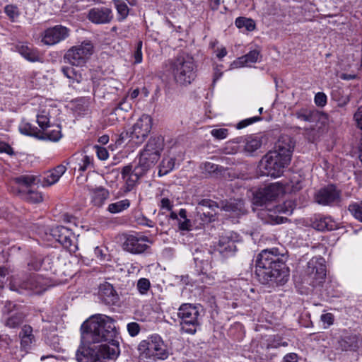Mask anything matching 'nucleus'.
I'll return each instance as SVG.
<instances>
[{"label": "nucleus", "instance_id": "2", "mask_svg": "<svg viewBox=\"0 0 362 362\" xmlns=\"http://www.w3.org/2000/svg\"><path fill=\"white\" fill-rule=\"evenodd\" d=\"M255 274L263 284H284L288 281L286 266L277 254V249L264 250L257 257Z\"/></svg>", "mask_w": 362, "mask_h": 362}, {"label": "nucleus", "instance_id": "9", "mask_svg": "<svg viewBox=\"0 0 362 362\" xmlns=\"http://www.w3.org/2000/svg\"><path fill=\"white\" fill-rule=\"evenodd\" d=\"M3 324L9 329H18L27 317L25 309L11 301H7L4 306Z\"/></svg>", "mask_w": 362, "mask_h": 362}, {"label": "nucleus", "instance_id": "62", "mask_svg": "<svg viewBox=\"0 0 362 362\" xmlns=\"http://www.w3.org/2000/svg\"><path fill=\"white\" fill-rule=\"evenodd\" d=\"M223 65H217L214 69V78L213 83H216L223 76L222 71Z\"/></svg>", "mask_w": 362, "mask_h": 362}, {"label": "nucleus", "instance_id": "49", "mask_svg": "<svg viewBox=\"0 0 362 362\" xmlns=\"http://www.w3.org/2000/svg\"><path fill=\"white\" fill-rule=\"evenodd\" d=\"M150 286H151L150 281L148 279H146V278L140 279L138 281L137 285H136L139 292L142 295L146 294L148 292V291L150 288Z\"/></svg>", "mask_w": 362, "mask_h": 362}, {"label": "nucleus", "instance_id": "39", "mask_svg": "<svg viewBox=\"0 0 362 362\" xmlns=\"http://www.w3.org/2000/svg\"><path fill=\"white\" fill-rule=\"evenodd\" d=\"M100 296L107 304H114L117 300V296L110 285L105 286L103 291L101 290Z\"/></svg>", "mask_w": 362, "mask_h": 362}, {"label": "nucleus", "instance_id": "26", "mask_svg": "<svg viewBox=\"0 0 362 362\" xmlns=\"http://www.w3.org/2000/svg\"><path fill=\"white\" fill-rule=\"evenodd\" d=\"M66 166L59 165L56 168L45 173L42 181L43 187H49L57 183L60 177L65 173Z\"/></svg>", "mask_w": 362, "mask_h": 362}, {"label": "nucleus", "instance_id": "17", "mask_svg": "<svg viewBox=\"0 0 362 362\" xmlns=\"http://www.w3.org/2000/svg\"><path fill=\"white\" fill-rule=\"evenodd\" d=\"M315 201L323 206L337 203L340 201V192L337 189L335 186L328 185L315 193Z\"/></svg>", "mask_w": 362, "mask_h": 362}, {"label": "nucleus", "instance_id": "54", "mask_svg": "<svg viewBox=\"0 0 362 362\" xmlns=\"http://www.w3.org/2000/svg\"><path fill=\"white\" fill-rule=\"evenodd\" d=\"M4 10L6 15L12 21H14L19 15L18 8L13 5H7Z\"/></svg>", "mask_w": 362, "mask_h": 362}, {"label": "nucleus", "instance_id": "20", "mask_svg": "<svg viewBox=\"0 0 362 362\" xmlns=\"http://www.w3.org/2000/svg\"><path fill=\"white\" fill-rule=\"evenodd\" d=\"M362 345V339L356 334L341 336L337 341V349L341 351H356Z\"/></svg>", "mask_w": 362, "mask_h": 362}, {"label": "nucleus", "instance_id": "57", "mask_svg": "<svg viewBox=\"0 0 362 362\" xmlns=\"http://www.w3.org/2000/svg\"><path fill=\"white\" fill-rule=\"evenodd\" d=\"M315 103L317 106L324 107L327 103V96L324 93L319 92L315 96Z\"/></svg>", "mask_w": 362, "mask_h": 362}, {"label": "nucleus", "instance_id": "41", "mask_svg": "<svg viewBox=\"0 0 362 362\" xmlns=\"http://www.w3.org/2000/svg\"><path fill=\"white\" fill-rule=\"evenodd\" d=\"M61 132L59 129V127H57L56 129L52 130H47V129L42 130L40 139L57 141L61 139Z\"/></svg>", "mask_w": 362, "mask_h": 362}, {"label": "nucleus", "instance_id": "55", "mask_svg": "<svg viewBox=\"0 0 362 362\" xmlns=\"http://www.w3.org/2000/svg\"><path fill=\"white\" fill-rule=\"evenodd\" d=\"M128 333L131 337L136 336L140 332V325L137 322H129L127 325Z\"/></svg>", "mask_w": 362, "mask_h": 362}, {"label": "nucleus", "instance_id": "16", "mask_svg": "<svg viewBox=\"0 0 362 362\" xmlns=\"http://www.w3.org/2000/svg\"><path fill=\"white\" fill-rule=\"evenodd\" d=\"M284 188L279 182H275L260 188L254 197V203L257 205H262L267 201L275 199L283 194Z\"/></svg>", "mask_w": 362, "mask_h": 362}, {"label": "nucleus", "instance_id": "12", "mask_svg": "<svg viewBox=\"0 0 362 362\" xmlns=\"http://www.w3.org/2000/svg\"><path fill=\"white\" fill-rule=\"evenodd\" d=\"M323 258H313L308 262V281L313 286H320L326 276V267Z\"/></svg>", "mask_w": 362, "mask_h": 362}, {"label": "nucleus", "instance_id": "36", "mask_svg": "<svg viewBox=\"0 0 362 362\" xmlns=\"http://www.w3.org/2000/svg\"><path fill=\"white\" fill-rule=\"evenodd\" d=\"M19 131L21 134L40 139L42 130L38 129L36 127L29 122H23L19 126Z\"/></svg>", "mask_w": 362, "mask_h": 362}, {"label": "nucleus", "instance_id": "21", "mask_svg": "<svg viewBox=\"0 0 362 362\" xmlns=\"http://www.w3.org/2000/svg\"><path fill=\"white\" fill-rule=\"evenodd\" d=\"M61 72L68 79L69 86L76 87L83 81V70L70 66L61 67Z\"/></svg>", "mask_w": 362, "mask_h": 362}, {"label": "nucleus", "instance_id": "5", "mask_svg": "<svg viewBox=\"0 0 362 362\" xmlns=\"http://www.w3.org/2000/svg\"><path fill=\"white\" fill-rule=\"evenodd\" d=\"M45 238L48 241L55 240L70 252H75L78 250L76 235L66 227L57 226L47 228L45 230Z\"/></svg>", "mask_w": 362, "mask_h": 362}, {"label": "nucleus", "instance_id": "43", "mask_svg": "<svg viewBox=\"0 0 362 362\" xmlns=\"http://www.w3.org/2000/svg\"><path fill=\"white\" fill-rule=\"evenodd\" d=\"M37 122L41 130H45L49 127V115L46 110H42L37 115Z\"/></svg>", "mask_w": 362, "mask_h": 362}, {"label": "nucleus", "instance_id": "18", "mask_svg": "<svg viewBox=\"0 0 362 362\" xmlns=\"http://www.w3.org/2000/svg\"><path fill=\"white\" fill-rule=\"evenodd\" d=\"M121 174L124 182L123 189L125 193L132 191L138 183L139 180L144 175L139 169L135 166L133 168L132 165L124 166Z\"/></svg>", "mask_w": 362, "mask_h": 362}, {"label": "nucleus", "instance_id": "1", "mask_svg": "<svg viewBox=\"0 0 362 362\" xmlns=\"http://www.w3.org/2000/svg\"><path fill=\"white\" fill-rule=\"evenodd\" d=\"M82 338L90 343H102L95 348L78 349V362H103L102 359H115L119 354V333L115 321L109 316L98 314L91 316L81 327Z\"/></svg>", "mask_w": 362, "mask_h": 362}, {"label": "nucleus", "instance_id": "29", "mask_svg": "<svg viewBox=\"0 0 362 362\" xmlns=\"http://www.w3.org/2000/svg\"><path fill=\"white\" fill-rule=\"evenodd\" d=\"M59 262V259H54L50 257H45L42 259L41 264H38L37 265H32L34 270H40L42 269L45 271H51L54 274H57L58 272V269L56 266Z\"/></svg>", "mask_w": 362, "mask_h": 362}, {"label": "nucleus", "instance_id": "56", "mask_svg": "<svg viewBox=\"0 0 362 362\" xmlns=\"http://www.w3.org/2000/svg\"><path fill=\"white\" fill-rule=\"evenodd\" d=\"M131 104L128 103L126 99H123V100L118 104L117 107L114 109L112 113L117 115L119 110L128 112L131 109Z\"/></svg>", "mask_w": 362, "mask_h": 362}, {"label": "nucleus", "instance_id": "14", "mask_svg": "<svg viewBox=\"0 0 362 362\" xmlns=\"http://www.w3.org/2000/svg\"><path fill=\"white\" fill-rule=\"evenodd\" d=\"M239 241L240 236L237 233L233 231L227 232L220 237L218 244L216 245V249L223 257H229L235 252V243Z\"/></svg>", "mask_w": 362, "mask_h": 362}, {"label": "nucleus", "instance_id": "45", "mask_svg": "<svg viewBox=\"0 0 362 362\" xmlns=\"http://www.w3.org/2000/svg\"><path fill=\"white\" fill-rule=\"evenodd\" d=\"M22 195L25 199L33 203H39L43 200L42 194L37 191L28 190L23 193Z\"/></svg>", "mask_w": 362, "mask_h": 362}, {"label": "nucleus", "instance_id": "8", "mask_svg": "<svg viewBox=\"0 0 362 362\" xmlns=\"http://www.w3.org/2000/svg\"><path fill=\"white\" fill-rule=\"evenodd\" d=\"M199 315L197 306L189 303L182 304L177 312V316L181 320L182 330L187 334H194L197 332V327L200 325Z\"/></svg>", "mask_w": 362, "mask_h": 362}, {"label": "nucleus", "instance_id": "59", "mask_svg": "<svg viewBox=\"0 0 362 362\" xmlns=\"http://www.w3.org/2000/svg\"><path fill=\"white\" fill-rule=\"evenodd\" d=\"M95 148L96 149V153H97L98 158L100 160H105L107 159V158L109 156V153H108L107 150L105 148L98 146H96Z\"/></svg>", "mask_w": 362, "mask_h": 362}, {"label": "nucleus", "instance_id": "4", "mask_svg": "<svg viewBox=\"0 0 362 362\" xmlns=\"http://www.w3.org/2000/svg\"><path fill=\"white\" fill-rule=\"evenodd\" d=\"M174 82L180 86H187L197 77V68L190 55L181 53L167 63Z\"/></svg>", "mask_w": 362, "mask_h": 362}, {"label": "nucleus", "instance_id": "64", "mask_svg": "<svg viewBox=\"0 0 362 362\" xmlns=\"http://www.w3.org/2000/svg\"><path fill=\"white\" fill-rule=\"evenodd\" d=\"M281 362H298V355L295 353L286 354Z\"/></svg>", "mask_w": 362, "mask_h": 362}, {"label": "nucleus", "instance_id": "3", "mask_svg": "<svg viewBox=\"0 0 362 362\" xmlns=\"http://www.w3.org/2000/svg\"><path fill=\"white\" fill-rule=\"evenodd\" d=\"M293 144L289 136H281L274 151H270L260 160L259 168L262 175L279 177L289 164Z\"/></svg>", "mask_w": 362, "mask_h": 362}, {"label": "nucleus", "instance_id": "6", "mask_svg": "<svg viewBox=\"0 0 362 362\" xmlns=\"http://www.w3.org/2000/svg\"><path fill=\"white\" fill-rule=\"evenodd\" d=\"M141 354L153 360H165L169 356L167 346L158 335L151 336L148 340H143L139 345Z\"/></svg>", "mask_w": 362, "mask_h": 362}, {"label": "nucleus", "instance_id": "42", "mask_svg": "<svg viewBox=\"0 0 362 362\" xmlns=\"http://www.w3.org/2000/svg\"><path fill=\"white\" fill-rule=\"evenodd\" d=\"M295 209V204L293 201L288 200L276 206L275 212L287 216L291 215Z\"/></svg>", "mask_w": 362, "mask_h": 362}, {"label": "nucleus", "instance_id": "48", "mask_svg": "<svg viewBox=\"0 0 362 362\" xmlns=\"http://www.w3.org/2000/svg\"><path fill=\"white\" fill-rule=\"evenodd\" d=\"M115 7L117 8V13L119 16V20H124L129 14V8L126 1L124 2H115Z\"/></svg>", "mask_w": 362, "mask_h": 362}, {"label": "nucleus", "instance_id": "34", "mask_svg": "<svg viewBox=\"0 0 362 362\" xmlns=\"http://www.w3.org/2000/svg\"><path fill=\"white\" fill-rule=\"evenodd\" d=\"M129 206L130 201L128 199H124L110 203L107 208V211L110 214H115L127 210Z\"/></svg>", "mask_w": 362, "mask_h": 362}, {"label": "nucleus", "instance_id": "33", "mask_svg": "<svg viewBox=\"0 0 362 362\" xmlns=\"http://www.w3.org/2000/svg\"><path fill=\"white\" fill-rule=\"evenodd\" d=\"M222 209L226 211L234 212L236 214H243L246 211L244 202L240 199L227 202L222 206Z\"/></svg>", "mask_w": 362, "mask_h": 362}, {"label": "nucleus", "instance_id": "40", "mask_svg": "<svg viewBox=\"0 0 362 362\" xmlns=\"http://www.w3.org/2000/svg\"><path fill=\"white\" fill-rule=\"evenodd\" d=\"M235 24L238 28H244L246 31H252L256 27L254 20L245 17L237 18L235 19Z\"/></svg>", "mask_w": 362, "mask_h": 362}, {"label": "nucleus", "instance_id": "32", "mask_svg": "<svg viewBox=\"0 0 362 362\" xmlns=\"http://www.w3.org/2000/svg\"><path fill=\"white\" fill-rule=\"evenodd\" d=\"M222 209L226 211L234 212L236 214H243L246 211L244 202L240 199L227 202L222 206Z\"/></svg>", "mask_w": 362, "mask_h": 362}, {"label": "nucleus", "instance_id": "15", "mask_svg": "<svg viewBox=\"0 0 362 362\" xmlns=\"http://www.w3.org/2000/svg\"><path fill=\"white\" fill-rule=\"evenodd\" d=\"M148 237L136 233L127 235L123 243V249L132 254H140L146 250L148 247L146 243H148Z\"/></svg>", "mask_w": 362, "mask_h": 362}, {"label": "nucleus", "instance_id": "19", "mask_svg": "<svg viewBox=\"0 0 362 362\" xmlns=\"http://www.w3.org/2000/svg\"><path fill=\"white\" fill-rule=\"evenodd\" d=\"M113 18L112 10L107 7H95L88 11V18L95 24L109 23Z\"/></svg>", "mask_w": 362, "mask_h": 362}, {"label": "nucleus", "instance_id": "50", "mask_svg": "<svg viewBox=\"0 0 362 362\" xmlns=\"http://www.w3.org/2000/svg\"><path fill=\"white\" fill-rule=\"evenodd\" d=\"M217 207L218 205L215 202L211 199H202L198 203V206L196 209L197 210L198 209H205V210L209 209L214 211V209Z\"/></svg>", "mask_w": 362, "mask_h": 362}, {"label": "nucleus", "instance_id": "44", "mask_svg": "<svg viewBox=\"0 0 362 362\" xmlns=\"http://www.w3.org/2000/svg\"><path fill=\"white\" fill-rule=\"evenodd\" d=\"M315 115V111L309 109H300L296 112V116L298 119L309 122H314Z\"/></svg>", "mask_w": 362, "mask_h": 362}, {"label": "nucleus", "instance_id": "7", "mask_svg": "<svg viewBox=\"0 0 362 362\" xmlns=\"http://www.w3.org/2000/svg\"><path fill=\"white\" fill-rule=\"evenodd\" d=\"M93 52V43L90 40H84L69 48L64 54V59L71 66H82L86 64Z\"/></svg>", "mask_w": 362, "mask_h": 362}, {"label": "nucleus", "instance_id": "51", "mask_svg": "<svg viewBox=\"0 0 362 362\" xmlns=\"http://www.w3.org/2000/svg\"><path fill=\"white\" fill-rule=\"evenodd\" d=\"M262 120V117L259 116H255L252 117H250L245 119H243L238 122L236 125V128L238 129L245 128L256 122H259Z\"/></svg>", "mask_w": 362, "mask_h": 362}, {"label": "nucleus", "instance_id": "61", "mask_svg": "<svg viewBox=\"0 0 362 362\" xmlns=\"http://www.w3.org/2000/svg\"><path fill=\"white\" fill-rule=\"evenodd\" d=\"M203 168L206 173L211 174L218 170V165L210 162H206L204 164Z\"/></svg>", "mask_w": 362, "mask_h": 362}, {"label": "nucleus", "instance_id": "46", "mask_svg": "<svg viewBox=\"0 0 362 362\" xmlns=\"http://www.w3.org/2000/svg\"><path fill=\"white\" fill-rule=\"evenodd\" d=\"M197 216L204 223H209L214 220L215 210L211 211L205 209H198L197 210Z\"/></svg>", "mask_w": 362, "mask_h": 362}, {"label": "nucleus", "instance_id": "23", "mask_svg": "<svg viewBox=\"0 0 362 362\" xmlns=\"http://www.w3.org/2000/svg\"><path fill=\"white\" fill-rule=\"evenodd\" d=\"M164 148V139L162 136L151 137L146 144L144 152L149 153L151 156H157V158L160 157L161 152Z\"/></svg>", "mask_w": 362, "mask_h": 362}, {"label": "nucleus", "instance_id": "11", "mask_svg": "<svg viewBox=\"0 0 362 362\" xmlns=\"http://www.w3.org/2000/svg\"><path fill=\"white\" fill-rule=\"evenodd\" d=\"M151 128L152 118L148 115H142L132 126L129 137L136 144H141L148 136Z\"/></svg>", "mask_w": 362, "mask_h": 362}, {"label": "nucleus", "instance_id": "53", "mask_svg": "<svg viewBox=\"0 0 362 362\" xmlns=\"http://www.w3.org/2000/svg\"><path fill=\"white\" fill-rule=\"evenodd\" d=\"M211 134L217 139H224L228 135V130L224 128L214 129L211 131Z\"/></svg>", "mask_w": 362, "mask_h": 362}, {"label": "nucleus", "instance_id": "10", "mask_svg": "<svg viewBox=\"0 0 362 362\" xmlns=\"http://www.w3.org/2000/svg\"><path fill=\"white\" fill-rule=\"evenodd\" d=\"M10 288L18 293L33 291L34 293L39 294L46 290L47 283L41 276L34 274L29 276L23 282H21L18 279H13L10 283Z\"/></svg>", "mask_w": 362, "mask_h": 362}, {"label": "nucleus", "instance_id": "37", "mask_svg": "<svg viewBox=\"0 0 362 362\" xmlns=\"http://www.w3.org/2000/svg\"><path fill=\"white\" fill-rule=\"evenodd\" d=\"M175 166V159L172 157H164L159 165L158 175L163 176L171 172Z\"/></svg>", "mask_w": 362, "mask_h": 362}, {"label": "nucleus", "instance_id": "28", "mask_svg": "<svg viewBox=\"0 0 362 362\" xmlns=\"http://www.w3.org/2000/svg\"><path fill=\"white\" fill-rule=\"evenodd\" d=\"M313 228L317 230H333L337 228V223L330 216L319 217L313 223Z\"/></svg>", "mask_w": 362, "mask_h": 362}, {"label": "nucleus", "instance_id": "52", "mask_svg": "<svg viewBox=\"0 0 362 362\" xmlns=\"http://www.w3.org/2000/svg\"><path fill=\"white\" fill-rule=\"evenodd\" d=\"M320 320L323 323V327L327 329L334 324V316L330 313L322 314L320 316Z\"/></svg>", "mask_w": 362, "mask_h": 362}, {"label": "nucleus", "instance_id": "35", "mask_svg": "<svg viewBox=\"0 0 362 362\" xmlns=\"http://www.w3.org/2000/svg\"><path fill=\"white\" fill-rule=\"evenodd\" d=\"M19 53L30 62H37L40 60V55L37 49L27 45H22L18 49Z\"/></svg>", "mask_w": 362, "mask_h": 362}, {"label": "nucleus", "instance_id": "25", "mask_svg": "<svg viewBox=\"0 0 362 362\" xmlns=\"http://www.w3.org/2000/svg\"><path fill=\"white\" fill-rule=\"evenodd\" d=\"M88 190L90 196V202L95 206H102L110 197L109 190L103 187L90 188Z\"/></svg>", "mask_w": 362, "mask_h": 362}, {"label": "nucleus", "instance_id": "60", "mask_svg": "<svg viewBox=\"0 0 362 362\" xmlns=\"http://www.w3.org/2000/svg\"><path fill=\"white\" fill-rule=\"evenodd\" d=\"M6 153L8 155H13L14 153L13 148L9 144L4 141H0V153Z\"/></svg>", "mask_w": 362, "mask_h": 362}, {"label": "nucleus", "instance_id": "30", "mask_svg": "<svg viewBox=\"0 0 362 362\" xmlns=\"http://www.w3.org/2000/svg\"><path fill=\"white\" fill-rule=\"evenodd\" d=\"M70 162L75 163L78 165V170L83 172L91 165L92 159L84 153H77L72 156Z\"/></svg>", "mask_w": 362, "mask_h": 362}, {"label": "nucleus", "instance_id": "47", "mask_svg": "<svg viewBox=\"0 0 362 362\" xmlns=\"http://www.w3.org/2000/svg\"><path fill=\"white\" fill-rule=\"evenodd\" d=\"M349 211L356 219L362 222V202L351 204L349 206Z\"/></svg>", "mask_w": 362, "mask_h": 362}, {"label": "nucleus", "instance_id": "27", "mask_svg": "<svg viewBox=\"0 0 362 362\" xmlns=\"http://www.w3.org/2000/svg\"><path fill=\"white\" fill-rule=\"evenodd\" d=\"M158 159L157 156H151L149 153L141 151L139 157V161L135 167L145 175L154 165Z\"/></svg>", "mask_w": 362, "mask_h": 362}, {"label": "nucleus", "instance_id": "38", "mask_svg": "<svg viewBox=\"0 0 362 362\" xmlns=\"http://www.w3.org/2000/svg\"><path fill=\"white\" fill-rule=\"evenodd\" d=\"M261 145L262 141L259 138L249 136L245 139L244 150L245 152L252 154L259 149Z\"/></svg>", "mask_w": 362, "mask_h": 362}, {"label": "nucleus", "instance_id": "58", "mask_svg": "<svg viewBox=\"0 0 362 362\" xmlns=\"http://www.w3.org/2000/svg\"><path fill=\"white\" fill-rule=\"evenodd\" d=\"M141 48H142V42L139 41L137 43L136 49L134 54V62L136 64H139L142 62Z\"/></svg>", "mask_w": 362, "mask_h": 362}, {"label": "nucleus", "instance_id": "31", "mask_svg": "<svg viewBox=\"0 0 362 362\" xmlns=\"http://www.w3.org/2000/svg\"><path fill=\"white\" fill-rule=\"evenodd\" d=\"M259 52L257 50H252L247 54L239 57L234 64L236 66H250L252 64L255 63L258 60Z\"/></svg>", "mask_w": 362, "mask_h": 362}, {"label": "nucleus", "instance_id": "24", "mask_svg": "<svg viewBox=\"0 0 362 362\" xmlns=\"http://www.w3.org/2000/svg\"><path fill=\"white\" fill-rule=\"evenodd\" d=\"M37 178L36 176L33 175H20L12 179V187H16L18 192L23 194L27 191L28 187L35 182Z\"/></svg>", "mask_w": 362, "mask_h": 362}, {"label": "nucleus", "instance_id": "13", "mask_svg": "<svg viewBox=\"0 0 362 362\" xmlns=\"http://www.w3.org/2000/svg\"><path fill=\"white\" fill-rule=\"evenodd\" d=\"M70 35V30L62 25L46 29L42 34V42L46 45H55L65 40Z\"/></svg>", "mask_w": 362, "mask_h": 362}, {"label": "nucleus", "instance_id": "63", "mask_svg": "<svg viewBox=\"0 0 362 362\" xmlns=\"http://www.w3.org/2000/svg\"><path fill=\"white\" fill-rule=\"evenodd\" d=\"M191 221L189 219L185 218L183 221H179V228L182 230H191Z\"/></svg>", "mask_w": 362, "mask_h": 362}, {"label": "nucleus", "instance_id": "22", "mask_svg": "<svg viewBox=\"0 0 362 362\" xmlns=\"http://www.w3.org/2000/svg\"><path fill=\"white\" fill-rule=\"evenodd\" d=\"M18 337L21 348L25 351L30 349L32 344L35 341L33 327L29 325H25L21 327Z\"/></svg>", "mask_w": 362, "mask_h": 362}]
</instances>
